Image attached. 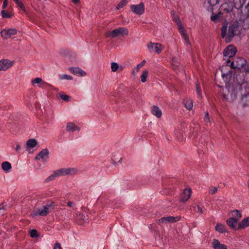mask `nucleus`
Listing matches in <instances>:
<instances>
[{"label":"nucleus","instance_id":"45","mask_svg":"<svg viewBox=\"0 0 249 249\" xmlns=\"http://www.w3.org/2000/svg\"><path fill=\"white\" fill-rule=\"evenodd\" d=\"M53 249H62L60 244L58 243H56L54 244Z\"/></svg>","mask_w":249,"mask_h":249},{"label":"nucleus","instance_id":"13","mask_svg":"<svg viewBox=\"0 0 249 249\" xmlns=\"http://www.w3.org/2000/svg\"><path fill=\"white\" fill-rule=\"evenodd\" d=\"M49 154L48 150L44 149L36 155L35 159L37 160H42L43 161H45L48 158Z\"/></svg>","mask_w":249,"mask_h":249},{"label":"nucleus","instance_id":"9","mask_svg":"<svg viewBox=\"0 0 249 249\" xmlns=\"http://www.w3.org/2000/svg\"><path fill=\"white\" fill-rule=\"evenodd\" d=\"M236 52V49L232 45H229L223 51V55L225 57L224 58L226 60V57L231 58L233 56Z\"/></svg>","mask_w":249,"mask_h":249},{"label":"nucleus","instance_id":"24","mask_svg":"<svg viewBox=\"0 0 249 249\" xmlns=\"http://www.w3.org/2000/svg\"><path fill=\"white\" fill-rule=\"evenodd\" d=\"M184 104L185 107L188 109L190 110L193 107V101L191 99H187L184 100Z\"/></svg>","mask_w":249,"mask_h":249},{"label":"nucleus","instance_id":"44","mask_svg":"<svg viewBox=\"0 0 249 249\" xmlns=\"http://www.w3.org/2000/svg\"><path fill=\"white\" fill-rule=\"evenodd\" d=\"M204 120L206 123L210 122V119L209 118V113L207 112L206 113L205 116L204 118Z\"/></svg>","mask_w":249,"mask_h":249},{"label":"nucleus","instance_id":"31","mask_svg":"<svg viewBox=\"0 0 249 249\" xmlns=\"http://www.w3.org/2000/svg\"><path fill=\"white\" fill-rule=\"evenodd\" d=\"M32 83L34 84H45V82L42 80L40 78H36L32 80Z\"/></svg>","mask_w":249,"mask_h":249},{"label":"nucleus","instance_id":"51","mask_svg":"<svg viewBox=\"0 0 249 249\" xmlns=\"http://www.w3.org/2000/svg\"><path fill=\"white\" fill-rule=\"evenodd\" d=\"M72 1L74 3H78L80 2V0H72Z\"/></svg>","mask_w":249,"mask_h":249},{"label":"nucleus","instance_id":"19","mask_svg":"<svg viewBox=\"0 0 249 249\" xmlns=\"http://www.w3.org/2000/svg\"><path fill=\"white\" fill-rule=\"evenodd\" d=\"M76 130L79 131L80 128L78 126H77L75 124L71 122H69L67 124L66 131L69 132H73Z\"/></svg>","mask_w":249,"mask_h":249},{"label":"nucleus","instance_id":"50","mask_svg":"<svg viewBox=\"0 0 249 249\" xmlns=\"http://www.w3.org/2000/svg\"><path fill=\"white\" fill-rule=\"evenodd\" d=\"M47 85H48V84L45 82V84H40V85L39 86V87L40 88H43L46 86H47Z\"/></svg>","mask_w":249,"mask_h":249},{"label":"nucleus","instance_id":"40","mask_svg":"<svg viewBox=\"0 0 249 249\" xmlns=\"http://www.w3.org/2000/svg\"><path fill=\"white\" fill-rule=\"evenodd\" d=\"M1 14L3 18H11V16L8 14L6 12H5L4 10H2L1 11Z\"/></svg>","mask_w":249,"mask_h":249},{"label":"nucleus","instance_id":"35","mask_svg":"<svg viewBox=\"0 0 249 249\" xmlns=\"http://www.w3.org/2000/svg\"><path fill=\"white\" fill-rule=\"evenodd\" d=\"M59 77H60V79H61L62 80H63V79L72 80V77L71 76L67 75V74L60 75Z\"/></svg>","mask_w":249,"mask_h":249},{"label":"nucleus","instance_id":"49","mask_svg":"<svg viewBox=\"0 0 249 249\" xmlns=\"http://www.w3.org/2000/svg\"><path fill=\"white\" fill-rule=\"evenodd\" d=\"M15 149H16L17 152H19V151H20V145L19 144H17L16 147Z\"/></svg>","mask_w":249,"mask_h":249},{"label":"nucleus","instance_id":"22","mask_svg":"<svg viewBox=\"0 0 249 249\" xmlns=\"http://www.w3.org/2000/svg\"><path fill=\"white\" fill-rule=\"evenodd\" d=\"M1 167L5 172H8L12 168L11 164L8 161H4L1 164Z\"/></svg>","mask_w":249,"mask_h":249},{"label":"nucleus","instance_id":"37","mask_svg":"<svg viewBox=\"0 0 249 249\" xmlns=\"http://www.w3.org/2000/svg\"><path fill=\"white\" fill-rule=\"evenodd\" d=\"M196 92H197L198 95L200 97H201L202 94H201L200 87L199 84L197 83H196Z\"/></svg>","mask_w":249,"mask_h":249},{"label":"nucleus","instance_id":"10","mask_svg":"<svg viewBox=\"0 0 249 249\" xmlns=\"http://www.w3.org/2000/svg\"><path fill=\"white\" fill-rule=\"evenodd\" d=\"M130 8L132 12L139 15L143 14L144 12V6L142 2L137 5H132Z\"/></svg>","mask_w":249,"mask_h":249},{"label":"nucleus","instance_id":"33","mask_svg":"<svg viewBox=\"0 0 249 249\" xmlns=\"http://www.w3.org/2000/svg\"><path fill=\"white\" fill-rule=\"evenodd\" d=\"M60 97L62 100L66 102L69 101L71 99V97L66 94H60Z\"/></svg>","mask_w":249,"mask_h":249},{"label":"nucleus","instance_id":"47","mask_svg":"<svg viewBox=\"0 0 249 249\" xmlns=\"http://www.w3.org/2000/svg\"><path fill=\"white\" fill-rule=\"evenodd\" d=\"M8 3V0H4L2 4V8L5 9L7 6Z\"/></svg>","mask_w":249,"mask_h":249},{"label":"nucleus","instance_id":"1","mask_svg":"<svg viewBox=\"0 0 249 249\" xmlns=\"http://www.w3.org/2000/svg\"><path fill=\"white\" fill-rule=\"evenodd\" d=\"M231 90L235 91L236 96L239 94L244 106L249 105V86L247 83H235V88L231 89Z\"/></svg>","mask_w":249,"mask_h":249},{"label":"nucleus","instance_id":"23","mask_svg":"<svg viewBox=\"0 0 249 249\" xmlns=\"http://www.w3.org/2000/svg\"><path fill=\"white\" fill-rule=\"evenodd\" d=\"M177 24L178 26V29L179 32L180 34L181 35V36H183L184 35L186 34L185 30L184 28V27H183V26L182 25L179 19H178L177 21Z\"/></svg>","mask_w":249,"mask_h":249},{"label":"nucleus","instance_id":"12","mask_svg":"<svg viewBox=\"0 0 249 249\" xmlns=\"http://www.w3.org/2000/svg\"><path fill=\"white\" fill-rule=\"evenodd\" d=\"M14 63L6 59H3L0 61V71H4L11 67Z\"/></svg>","mask_w":249,"mask_h":249},{"label":"nucleus","instance_id":"39","mask_svg":"<svg viewBox=\"0 0 249 249\" xmlns=\"http://www.w3.org/2000/svg\"><path fill=\"white\" fill-rule=\"evenodd\" d=\"M219 17L218 14L212 15L211 16V20L215 22H217Z\"/></svg>","mask_w":249,"mask_h":249},{"label":"nucleus","instance_id":"20","mask_svg":"<svg viewBox=\"0 0 249 249\" xmlns=\"http://www.w3.org/2000/svg\"><path fill=\"white\" fill-rule=\"evenodd\" d=\"M249 226V217L243 219L239 224L238 229H245Z\"/></svg>","mask_w":249,"mask_h":249},{"label":"nucleus","instance_id":"52","mask_svg":"<svg viewBox=\"0 0 249 249\" xmlns=\"http://www.w3.org/2000/svg\"><path fill=\"white\" fill-rule=\"evenodd\" d=\"M248 188L249 189V180H248Z\"/></svg>","mask_w":249,"mask_h":249},{"label":"nucleus","instance_id":"14","mask_svg":"<svg viewBox=\"0 0 249 249\" xmlns=\"http://www.w3.org/2000/svg\"><path fill=\"white\" fill-rule=\"evenodd\" d=\"M69 70L71 72L78 76H84L86 75V72L79 67H71Z\"/></svg>","mask_w":249,"mask_h":249},{"label":"nucleus","instance_id":"38","mask_svg":"<svg viewBox=\"0 0 249 249\" xmlns=\"http://www.w3.org/2000/svg\"><path fill=\"white\" fill-rule=\"evenodd\" d=\"M16 4L24 12H26L25 8L22 2L19 1L18 0L16 2Z\"/></svg>","mask_w":249,"mask_h":249},{"label":"nucleus","instance_id":"21","mask_svg":"<svg viewBox=\"0 0 249 249\" xmlns=\"http://www.w3.org/2000/svg\"><path fill=\"white\" fill-rule=\"evenodd\" d=\"M238 220H236V219L233 217H230L227 220V225L232 229H235Z\"/></svg>","mask_w":249,"mask_h":249},{"label":"nucleus","instance_id":"15","mask_svg":"<svg viewBox=\"0 0 249 249\" xmlns=\"http://www.w3.org/2000/svg\"><path fill=\"white\" fill-rule=\"evenodd\" d=\"M212 246L214 249H228L227 247L216 239H214L212 243Z\"/></svg>","mask_w":249,"mask_h":249},{"label":"nucleus","instance_id":"6","mask_svg":"<svg viewBox=\"0 0 249 249\" xmlns=\"http://www.w3.org/2000/svg\"><path fill=\"white\" fill-rule=\"evenodd\" d=\"M246 60L242 57L235 58L231 64V66L234 69H240L244 67Z\"/></svg>","mask_w":249,"mask_h":249},{"label":"nucleus","instance_id":"53","mask_svg":"<svg viewBox=\"0 0 249 249\" xmlns=\"http://www.w3.org/2000/svg\"><path fill=\"white\" fill-rule=\"evenodd\" d=\"M123 70V67H120V70L122 71Z\"/></svg>","mask_w":249,"mask_h":249},{"label":"nucleus","instance_id":"16","mask_svg":"<svg viewBox=\"0 0 249 249\" xmlns=\"http://www.w3.org/2000/svg\"><path fill=\"white\" fill-rule=\"evenodd\" d=\"M179 219V218L178 217H173L171 216H169L167 217H162L160 219H159V222L160 223H167V222H170V223H173L174 222H176L177 221H178Z\"/></svg>","mask_w":249,"mask_h":249},{"label":"nucleus","instance_id":"34","mask_svg":"<svg viewBox=\"0 0 249 249\" xmlns=\"http://www.w3.org/2000/svg\"><path fill=\"white\" fill-rule=\"evenodd\" d=\"M30 236L32 238H36L38 236L37 231L36 230H32L30 231Z\"/></svg>","mask_w":249,"mask_h":249},{"label":"nucleus","instance_id":"42","mask_svg":"<svg viewBox=\"0 0 249 249\" xmlns=\"http://www.w3.org/2000/svg\"><path fill=\"white\" fill-rule=\"evenodd\" d=\"M145 63V61L143 60L141 63H140V64L137 65V66L136 67L137 71H139L140 69L141 68H142L144 65Z\"/></svg>","mask_w":249,"mask_h":249},{"label":"nucleus","instance_id":"2","mask_svg":"<svg viewBox=\"0 0 249 249\" xmlns=\"http://www.w3.org/2000/svg\"><path fill=\"white\" fill-rule=\"evenodd\" d=\"M227 23L223 24L221 29V36L222 38L225 37V41L227 43L230 42L232 38L235 35V32L237 31L238 25L237 24L234 23L229 26L228 35L226 36L227 30Z\"/></svg>","mask_w":249,"mask_h":249},{"label":"nucleus","instance_id":"32","mask_svg":"<svg viewBox=\"0 0 249 249\" xmlns=\"http://www.w3.org/2000/svg\"><path fill=\"white\" fill-rule=\"evenodd\" d=\"M111 68L113 72H115L119 68V65L117 63L112 62L111 64Z\"/></svg>","mask_w":249,"mask_h":249},{"label":"nucleus","instance_id":"8","mask_svg":"<svg viewBox=\"0 0 249 249\" xmlns=\"http://www.w3.org/2000/svg\"><path fill=\"white\" fill-rule=\"evenodd\" d=\"M78 170L76 168H62L58 170V174L61 176L74 175L78 173Z\"/></svg>","mask_w":249,"mask_h":249},{"label":"nucleus","instance_id":"41","mask_svg":"<svg viewBox=\"0 0 249 249\" xmlns=\"http://www.w3.org/2000/svg\"><path fill=\"white\" fill-rule=\"evenodd\" d=\"M5 212V209L4 206L3 205V203L0 205V214L3 215Z\"/></svg>","mask_w":249,"mask_h":249},{"label":"nucleus","instance_id":"43","mask_svg":"<svg viewBox=\"0 0 249 249\" xmlns=\"http://www.w3.org/2000/svg\"><path fill=\"white\" fill-rule=\"evenodd\" d=\"M183 38L184 39L185 41L188 44H190V42L189 40V37L187 36V34L184 35V36H182Z\"/></svg>","mask_w":249,"mask_h":249},{"label":"nucleus","instance_id":"27","mask_svg":"<svg viewBox=\"0 0 249 249\" xmlns=\"http://www.w3.org/2000/svg\"><path fill=\"white\" fill-rule=\"evenodd\" d=\"M232 217L236 219V220H239L242 217L241 213L239 211L235 210L232 212Z\"/></svg>","mask_w":249,"mask_h":249},{"label":"nucleus","instance_id":"46","mask_svg":"<svg viewBox=\"0 0 249 249\" xmlns=\"http://www.w3.org/2000/svg\"><path fill=\"white\" fill-rule=\"evenodd\" d=\"M196 212L199 213H203V209L199 205L197 206Z\"/></svg>","mask_w":249,"mask_h":249},{"label":"nucleus","instance_id":"28","mask_svg":"<svg viewBox=\"0 0 249 249\" xmlns=\"http://www.w3.org/2000/svg\"><path fill=\"white\" fill-rule=\"evenodd\" d=\"M61 176V174H58V170H57L55 172H54V173L53 174H52L51 176H50L46 179V181L47 182H48V181L53 180L56 177H59V176Z\"/></svg>","mask_w":249,"mask_h":249},{"label":"nucleus","instance_id":"26","mask_svg":"<svg viewBox=\"0 0 249 249\" xmlns=\"http://www.w3.org/2000/svg\"><path fill=\"white\" fill-rule=\"evenodd\" d=\"M215 229L216 231H218L221 233H223L226 231V229L225 228V226L220 223L217 224L215 227Z\"/></svg>","mask_w":249,"mask_h":249},{"label":"nucleus","instance_id":"4","mask_svg":"<svg viewBox=\"0 0 249 249\" xmlns=\"http://www.w3.org/2000/svg\"><path fill=\"white\" fill-rule=\"evenodd\" d=\"M128 30L125 28H119L112 30V31L107 32L106 33V36L107 37L115 38L121 35L122 36H127L128 35Z\"/></svg>","mask_w":249,"mask_h":249},{"label":"nucleus","instance_id":"7","mask_svg":"<svg viewBox=\"0 0 249 249\" xmlns=\"http://www.w3.org/2000/svg\"><path fill=\"white\" fill-rule=\"evenodd\" d=\"M147 47L150 52H154L157 53H160L163 48L161 44L158 43H152L151 42H149L147 44Z\"/></svg>","mask_w":249,"mask_h":249},{"label":"nucleus","instance_id":"29","mask_svg":"<svg viewBox=\"0 0 249 249\" xmlns=\"http://www.w3.org/2000/svg\"><path fill=\"white\" fill-rule=\"evenodd\" d=\"M148 71L147 70H145L142 71V73L141 76V81L142 83H144L146 81V79L148 76Z\"/></svg>","mask_w":249,"mask_h":249},{"label":"nucleus","instance_id":"25","mask_svg":"<svg viewBox=\"0 0 249 249\" xmlns=\"http://www.w3.org/2000/svg\"><path fill=\"white\" fill-rule=\"evenodd\" d=\"M37 142L35 139H30L26 142V145L29 148H34Z\"/></svg>","mask_w":249,"mask_h":249},{"label":"nucleus","instance_id":"17","mask_svg":"<svg viewBox=\"0 0 249 249\" xmlns=\"http://www.w3.org/2000/svg\"><path fill=\"white\" fill-rule=\"evenodd\" d=\"M151 112L153 115L160 118L162 115V112L160 109L156 106H153L151 107Z\"/></svg>","mask_w":249,"mask_h":249},{"label":"nucleus","instance_id":"3","mask_svg":"<svg viewBox=\"0 0 249 249\" xmlns=\"http://www.w3.org/2000/svg\"><path fill=\"white\" fill-rule=\"evenodd\" d=\"M235 88V84L228 85L225 88H222L220 93L222 95V100L224 101H233L236 97L235 91H232L231 89Z\"/></svg>","mask_w":249,"mask_h":249},{"label":"nucleus","instance_id":"5","mask_svg":"<svg viewBox=\"0 0 249 249\" xmlns=\"http://www.w3.org/2000/svg\"><path fill=\"white\" fill-rule=\"evenodd\" d=\"M53 204L54 203L52 202L47 204L46 205H44L42 209H37V210L39 215L41 216L47 215L51 210L53 209Z\"/></svg>","mask_w":249,"mask_h":249},{"label":"nucleus","instance_id":"48","mask_svg":"<svg viewBox=\"0 0 249 249\" xmlns=\"http://www.w3.org/2000/svg\"><path fill=\"white\" fill-rule=\"evenodd\" d=\"M68 205L70 207H73L74 206V203L72 201H69L68 202Z\"/></svg>","mask_w":249,"mask_h":249},{"label":"nucleus","instance_id":"30","mask_svg":"<svg viewBox=\"0 0 249 249\" xmlns=\"http://www.w3.org/2000/svg\"><path fill=\"white\" fill-rule=\"evenodd\" d=\"M127 2H128L127 0H122V1H121L119 2V3L117 6L116 9L119 10L120 8H123L124 6L126 4Z\"/></svg>","mask_w":249,"mask_h":249},{"label":"nucleus","instance_id":"36","mask_svg":"<svg viewBox=\"0 0 249 249\" xmlns=\"http://www.w3.org/2000/svg\"><path fill=\"white\" fill-rule=\"evenodd\" d=\"M217 191V188L216 187L212 186L209 188V193L211 195L215 194Z\"/></svg>","mask_w":249,"mask_h":249},{"label":"nucleus","instance_id":"18","mask_svg":"<svg viewBox=\"0 0 249 249\" xmlns=\"http://www.w3.org/2000/svg\"><path fill=\"white\" fill-rule=\"evenodd\" d=\"M191 195V190L185 189L181 197V201L186 202L190 197Z\"/></svg>","mask_w":249,"mask_h":249},{"label":"nucleus","instance_id":"54","mask_svg":"<svg viewBox=\"0 0 249 249\" xmlns=\"http://www.w3.org/2000/svg\"><path fill=\"white\" fill-rule=\"evenodd\" d=\"M40 14L41 15V16H43V14L42 13H40Z\"/></svg>","mask_w":249,"mask_h":249},{"label":"nucleus","instance_id":"11","mask_svg":"<svg viewBox=\"0 0 249 249\" xmlns=\"http://www.w3.org/2000/svg\"><path fill=\"white\" fill-rule=\"evenodd\" d=\"M17 33V31L15 29H10L8 30L3 29L0 32L1 36L4 39H7L10 38L12 36L16 35Z\"/></svg>","mask_w":249,"mask_h":249}]
</instances>
